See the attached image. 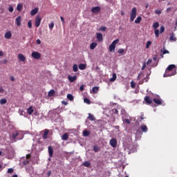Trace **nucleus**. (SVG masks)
Here are the masks:
<instances>
[{"label": "nucleus", "instance_id": "nucleus-1", "mask_svg": "<svg viewBox=\"0 0 177 177\" xmlns=\"http://www.w3.org/2000/svg\"><path fill=\"white\" fill-rule=\"evenodd\" d=\"M176 74V66L174 64L169 65L167 68L164 77H172V75H175Z\"/></svg>", "mask_w": 177, "mask_h": 177}, {"label": "nucleus", "instance_id": "nucleus-2", "mask_svg": "<svg viewBox=\"0 0 177 177\" xmlns=\"http://www.w3.org/2000/svg\"><path fill=\"white\" fill-rule=\"evenodd\" d=\"M158 27H160V23L158 22H155L153 24V28L155 30L154 33H155V37L156 38H158V37H160V30H158Z\"/></svg>", "mask_w": 177, "mask_h": 177}, {"label": "nucleus", "instance_id": "nucleus-3", "mask_svg": "<svg viewBox=\"0 0 177 177\" xmlns=\"http://www.w3.org/2000/svg\"><path fill=\"white\" fill-rule=\"evenodd\" d=\"M120 42V39H115L109 46V52H114L115 50V45Z\"/></svg>", "mask_w": 177, "mask_h": 177}, {"label": "nucleus", "instance_id": "nucleus-4", "mask_svg": "<svg viewBox=\"0 0 177 177\" xmlns=\"http://www.w3.org/2000/svg\"><path fill=\"white\" fill-rule=\"evenodd\" d=\"M136 8H133L130 13V21H133L136 19Z\"/></svg>", "mask_w": 177, "mask_h": 177}, {"label": "nucleus", "instance_id": "nucleus-5", "mask_svg": "<svg viewBox=\"0 0 177 177\" xmlns=\"http://www.w3.org/2000/svg\"><path fill=\"white\" fill-rule=\"evenodd\" d=\"M31 56L33 59H36V60H39V59H41V54L38 52H32Z\"/></svg>", "mask_w": 177, "mask_h": 177}, {"label": "nucleus", "instance_id": "nucleus-6", "mask_svg": "<svg viewBox=\"0 0 177 177\" xmlns=\"http://www.w3.org/2000/svg\"><path fill=\"white\" fill-rule=\"evenodd\" d=\"M41 20H42V18H41V17H39V15L36 17L35 22V27H39V26H41Z\"/></svg>", "mask_w": 177, "mask_h": 177}, {"label": "nucleus", "instance_id": "nucleus-7", "mask_svg": "<svg viewBox=\"0 0 177 177\" xmlns=\"http://www.w3.org/2000/svg\"><path fill=\"white\" fill-rule=\"evenodd\" d=\"M144 101L145 102L146 104H151L153 103V100L148 95L145 97Z\"/></svg>", "mask_w": 177, "mask_h": 177}, {"label": "nucleus", "instance_id": "nucleus-8", "mask_svg": "<svg viewBox=\"0 0 177 177\" xmlns=\"http://www.w3.org/2000/svg\"><path fill=\"white\" fill-rule=\"evenodd\" d=\"M15 24H17L18 27L21 26V17L19 16L15 19Z\"/></svg>", "mask_w": 177, "mask_h": 177}, {"label": "nucleus", "instance_id": "nucleus-9", "mask_svg": "<svg viewBox=\"0 0 177 177\" xmlns=\"http://www.w3.org/2000/svg\"><path fill=\"white\" fill-rule=\"evenodd\" d=\"M110 145L112 147H117V140L115 138L111 139Z\"/></svg>", "mask_w": 177, "mask_h": 177}, {"label": "nucleus", "instance_id": "nucleus-10", "mask_svg": "<svg viewBox=\"0 0 177 177\" xmlns=\"http://www.w3.org/2000/svg\"><path fill=\"white\" fill-rule=\"evenodd\" d=\"M4 37L6 39H10L12 38V32L10 30L7 31L4 35Z\"/></svg>", "mask_w": 177, "mask_h": 177}, {"label": "nucleus", "instance_id": "nucleus-11", "mask_svg": "<svg viewBox=\"0 0 177 177\" xmlns=\"http://www.w3.org/2000/svg\"><path fill=\"white\" fill-rule=\"evenodd\" d=\"M91 12L92 13H99V12H100V6L93 7L91 8Z\"/></svg>", "mask_w": 177, "mask_h": 177}, {"label": "nucleus", "instance_id": "nucleus-12", "mask_svg": "<svg viewBox=\"0 0 177 177\" xmlns=\"http://www.w3.org/2000/svg\"><path fill=\"white\" fill-rule=\"evenodd\" d=\"M140 129H141L142 132H145V133H146V132H147L149 131L147 126H146L145 124L140 125Z\"/></svg>", "mask_w": 177, "mask_h": 177}, {"label": "nucleus", "instance_id": "nucleus-13", "mask_svg": "<svg viewBox=\"0 0 177 177\" xmlns=\"http://www.w3.org/2000/svg\"><path fill=\"white\" fill-rule=\"evenodd\" d=\"M97 39L98 42H102L103 41V35L100 32L97 33Z\"/></svg>", "mask_w": 177, "mask_h": 177}, {"label": "nucleus", "instance_id": "nucleus-14", "mask_svg": "<svg viewBox=\"0 0 177 177\" xmlns=\"http://www.w3.org/2000/svg\"><path fill=\"white\" fill-rule=\"evenodd\" d=\"M68 80L70 81V82H74V81L77 80V76L74 75L73 77L68 75Z\"/></svg>", "mask_w": 177, "mask_h": 177}, {"label": "nucleus", "instance_id": "nucleus-15", "mask_svg": "<svg viewBox=\"0 0 177 177\" xmlns=\"http://www.w3.org/2000/svg\"><path fill=\"white\" fill-rule=\"evenodd\" d=\"M18 59L21 62H26V57L23 54H19Z\"/></svg>", "mask_w": 177, "mask_h": 177}, {"label": "nucleus", "instance_id": "nucleus-16", "mask_svg": "<svg viewBox=\"0 0 177 177\" xmlns=\"http://www.w3.org/2000/svg\"><path fill=\"white\" fill-rule=\"evenodd\" d=\"M49 133V130L48 129H45L44 133L43 134V139H48V135Z\"/></svg>", "mask_w": 177, "mask_h": 177}, {"label": "nucleus", "instance_id": "nucleus-17", "mask_svg": "<svg viewBox=\"0 0 177 177\" xmlns=\"http://www.w3.org/2000/svg\"><path fill=\"white\" fill-rule=\"evenodd\" d=\"M48 154L50 157L53 156V148L51 146L48 147Z\"/></svg>", "mask_w": 177, "mask_h": 177}, {"label": "nucleus", "instance_id": "nucleus-18", "mask_svg": "<svg viewBox=\"0 0 177 177\" xmlns=\"http://www.w3.org/2000/svg\"><path fill=\"white\" fill-rule=\"evenodd\" d=\"M37 13H38V8H37L32 10L31 12H30L31 16H35V15H37Z\"/></svg>", "mask_w": 177, "mask_h": 177}, {"label": "nucleus", "instance_id": "nucleus-19", "mask_svg": "<svg viewBox=\"0 0 177 177\" xmlns=\"http://www.w3.org/2000/svg\"><path fill=\"white\" fill-rule=\"evenodd\" d=\"M88 119L90 121H96V118H95V116L93 115H92L91 113H88Z\"/></svg>", "mask_w": 177, "mask_h": 177}, {"label": "nucleus", "instance_id": "nucleus-20", "mask_svg": "<svg viewBox=\"0 0 177 177\" xmlns=\"http://www.w3.org/2000/svg\"><path fill=\"white\" fill-rule=\"evenodd\" d=\"M27 113H28V114H29V115H31L32 114V113H34V109H32V106H30L27 109Z\"/></svg>", "mask_w": 177, "mask_h": 177}, {"label": "nucleus", "instance_id": "nucleus-21", "mask_svg": "<svg viewBox=\"0 0 177 177\" xmlns=\"http://www.w3.org/2000/svg\"><path fill=\"white\" fill-rule=\"evenodd\" d=\"M153 102H154V103H156V104H162V102H161V100L160 99H157V98H153Z\"/></svg>", "mask_w": 177, "mask_h": 177}, {"label": "nucleus", "instance_id": "nucleus-22", "mask_svg": "<svg viewBox=\"0 0 177 177\" xmlns=\"http://www.w3.org/2000/svg\"><path fill=\"white\" fill-rule=\"evenodd\" d=\"M117 80V74L113 73L112 77L110 79L111 82H114Z\"/></svg>", "mask_w": 177, "mask_h": 177}, {"label": "nucleus", "instance_id": "nucleus-23", "mask_svg": "<svg viewBox=\"0 0 177 177\" xmlns=\"http://www.w3.org/2000/svg\"><path fill=\"white\" fill-rule=\"evenodd\" d=\"M79 68H80V70H85V68H86V64H80L79 65Z\"/></svg>", "mask_w": 177, "mask_h": 177}, {"label": "nucleus", "instance_id": "nucleus-24", "mask_svg": "<svg viewBox=\"0 0 177 177\" xmlns=\"http://www.w3.org/2000/svg\"><path fill=\"white\" fill-rule=\"evenodd\" d=\"M96 46H97V43L93 42L90 45V48L91 50H93V49H95V48H96Z\"/></svg>", "mask_w": 177, "mask_h": 177}, {"label": "nucleus", "instance_id": "nucleus-25", "mask_svg": "<svg viewBox=\"0 0 177 177\" xmlns=\"http://www.w3.org/2000/svg\"><path fill=\"white\" fill-rule=\"evenodd\" d=\"M97 92H99V87H97V86L93 87L92 93H97Z\"/></svg>", "mask_w": 177, "mask_h": 177}, {"label": "nucleus", "instance_id": "nucleus-26", "mask_svg": "<svg viewBox=\"0 0 177 177\" xmlns=\"http://www.w3.org/2000/svg\"><path fill=\"white\" fill-rule=\"evenodd\" d=\"M6 103H8L6 98H2L0 100V104H6Z\"/></svg>", "mask_w": 177, "mask_h": 177}, {"label": "nucleus", "instance_id": "nucleus-27", "mask_svg": "<svg viewBox=\"0 0 177 177\" xmlns=\"http://www.w3.org/2000/svg\"><path fill=\"white\" fill-rule=\"evenodd\" d=\"M169 39H170V41H176V38L175 37V34L174 33H172L171 35V36L169 37Z\"/></svg>", "mask_w": 177, "mask_h": 177}, {"label": "nucleus", "instance_id": "nucleus-28", "mask_svg": "<svg viewBox=\"0 0 177 177\" xmlns=\"http://www.w3.org/2000/svg\"><path fill=\"white\" fill-rule=\"evenodd\" d=\"M20 135V133L17 132V131H15L13 133H12V139H16V138Z\"/></svg>", "mask_w": 177, "mask_h": 177}, {"label": "nucleus", "instance_id": "nucleus-29", "mask_svg": "<svg viewBox=\"0 0 177 177\" xmlns=\"http://www.w3.org/2000/svg\"><path fill=\"white\" fill-rule=\"evenodd\" d=\"M62 140H67L68 139V134L67 133H65L62 137Z\"/></svg>", "mask_w": 177, "mask_h": 177}, {"label": "nucleus", "instance_id": "nucleus-30", "mask_svg": "<svg viewBox=\"0 0 177 177\" xmlns=\"http://www.w3.org/2000/svg\"><path fill=\"white\" fill-rule=\"evenodd\" d=\"M142 21V17H138L135 20L136 24H139Z\"/></svg>", "mask_w": 177, "mask_h": 177}, {"label": "nucleus", "instance_id": "nucleus-31", "mask_svg": "<svg viewBox=\"0 0 177 177\" xmlns=\"http://www.w3.org/2000/svg\"><path fill=\"white\" fill-rule=\"evenodd\" d=\"M55 95V90H50L48 93V96L49 97L53 96Z\"/></svg>", "mask_w": 177, "mask_h": 177}, {"label": "nucleus", "instance_id": "nucleus-32", "mask_svg": "<svg viewBox=\"0 0 177 177\" xmlns=\"http://www.w3.org/2000/svg\"><path fill=\"white\" fill-rule=\"evenodd\" d=\"M21 9H23V4L19 3L17 6V10H19V12L21 11Z\"/></svg>", "mask_w": 177, "mask_h": 177}, {"label": "nucleus", "instance_id": "nucleus-33", "mask_svg": "<svg viewBox=\"0 0 177 177\" xmlns=\"http://www.w3.org/2000/svg\"><path fill=\"white\" fill-rule=\"evenodd\" d=\"M67 99H68V100H71V102H73V100H74V96H73V95L71 94H68Z\"/></svg>", "mask_w": 177, "mask_h": 177}, {"label": "nucleus", "instance_id": "nucleus-34", "mask_svg": "<svg viewBox=\"0 0 177 177\" xmlns=\"http://www.w3.org/2000/svg\"><path fill=\"white\" fill-rule=\"evenodd\" d=\"M49 30H50V31H52L53 30V27H55V23L51 22L49 25Z\"/></svg>", "mask_w": 177, "mask_h": 177}, {"label": "nucleus", "instance_id": "nucleus-35", "mask_svg": "<svg viewBox=\"0 0 177 177\" xmlns=\"http://www.w3.org/2000/svg\"><path fill=\"white\" fill-rule=\"evenodd\" d=\"M73 70L75 73H77V71H78V65L74 64L73 66Z\"/></svg>", "mask_w": 177, "mask_h": 177}, {"label": "nucleus", "instance_id": "nucleus-36", "mask_svg": "<svg viewBox=\"0 0 177 177\" xmlns=\"http://www.w3.org/2000/svg\"><path fill=\"white\" fill-rule=\"evenodd\" d=\"M22 164L23 165H28V164H30V160H28V159H25L22 162Z\"/></svg>", "mask_w": 177, "mask_h": 177}, {"label": "nucleus", "instance_id": "nucleus-37", "mask_svg": "<svg viewBox=\"0 0 177 177\" xmlns=\"http://www.w3.org/2000/svg\"><path fill=\"white\" fill-rule=\"evenodd\" d=\"M84 167H91V162H89L88 161H86L83 163Z\"/></svg>", "mask_w": 177, "mask_h": 177}, {"label": "nucleus", "instance_id": "nucleus-38", "mask_svg": "<svg viewBox=\"0 0 177 177\" xmlns=\"http://www.w3.org/2000/svg\"><path fill=\"white\" fill-rule=\"evenodd\" d=\"M100 149L99 148V147H97V146H96V145H95V146L93 147V151H95V153H97V151H99Z\"/></svg>", "mask_w": 177, "mask_h": 177}, {"label": "nucleus", "instance_id": "nucleus-39", "mask_svg": "<svg viewBox=\"0 0 177 177\" xmlns=\"http://www.w3.org/2000/svg\"><path fill=\"white\" fill-rule=\"evenodd\" d=\"M124 52H125V50L124 48H120L118 50V53H119L120 55L124 54Z\"/></svg>", "mask_w": 177, "mask_h": 177}, {"label": "nucleus", "instance_id": "nucleus-40", "mask_svg": "<svg viewBox=\"0 0 177 177\" xmlns=\"http://www.w3.org/2000/svg\"><path fill=\"white\" fill-rule=\"evenodd\" d=\"M150 45H151V41H148L146 44V49H149V48H150Z\"/></svg>", "mask_w": 177, "mask_h": 177}, {"label": "nucleus", "instance_id": "nucleus-41", "mask_svg": "<svg viewBox=\"0 0 177 177\" xmlns=\"http://www.w3.org/2000/svg\"><path fill=\"white\" fill-rule=\"evenodd\" d=\"M28 28H32V22L31 21V20L28 21Z\"/></svg>", "mask_w": 177, "mask_h": 177}, {"label": "nucleus", "instance_id": "nucleus-42", "mask_svg": "<svg viewBox=\"0 0 177 177\" xmlns=\"http://www.w3.org/2000/svg\"><path fill=\"white\" fill-rule=\"evenodd\" d=\"M83 136H89V131H86V130H84L83 131Z\"/></svg>", "mask_w": 177, "mask_h": 177}, {"label": "nucleus", "instance_id": "nucleus-43", "mask_svg": "<svg viewBox=\"0 0 177 177\" xmlns=\"http://www.w3.org/2000/svg\"><path fill=\"white\" fill-rule=\"evenodd\" d=\"M84 102L86 103V104H91V100L88 98H84Z\"/></svg>", "mask_w": 177, "mask_h": 177}, {"label": "nucleus", "instance_id": "nucleus-44", "mask_svg": "<svg viewBox=\"0 0 177 177\" xmlns=\"http://www.w3.org/2000/svg\"><path fill=\"white\" fill-rule=\"evenodd\" d=\"M131 86L133 89H135V86H136V83H135V82L131 81Z\"/></svg>", "mask_w": 177, "mask_h": 177}, {"label": "nucleus", "instance_id": "nucleus-45", "mask_svg": "<svg viewBox=\"0 0 177 177\" xmlns=\"http://www.w3.org/2000/svg\"><path fill=\"white\" fill-rule=\"evenodd\" d=\"M164 31H165V28L164 26H161L160 32H159L160 34H162V32H164Z\"/></svg>", "mask_w": 177, "mask_h": 177}, {"label": "nucleus", "instance_id": "nucleus-46", "mask_svg": "<svg viewBox=\"0 0 177 177\" xmlns=\"http://www.w3.org/2000/svg\"><path fill=\"white\" fill-rule=\"evenodd\" d=\"M8 10L10 13H12L13 10H14L13 6H10L8 8Z\"/></svg>", "mask_w": 177, "mask_h": 177}, {"label": "nucleus", "instance_id": "nucleus-47", "mask_svg": "<svg viewBox=\"0 0 177 177\" xmlns=\"http://www.w3.org/2000/svg\"><path fill=\"white\" fill-rule=\"evenodd\" d=\"M106 30H107V28L106 26H102L100 28V31H106Z\"/></svg>", "mask_w": 177, "mask_h": 177}, {"label": "nucleus", "instance_id": "nucleus-48", "mask_svg": "<svg viewBox=\"0 0 177 177\" xmlns=\"http://www.w3.org/2000/svg\"><path fill=\"white\" fill-rule=\"evenodd\" d=\"M161 52H162V55H167V53H169V51H168V50H164L162 51V50H161Z\"/></svg>", "mask_w": 177, "mask_h": 177}, {"label": "nucleus", "instance_id": "nucleus-49", "mask_svg": "<svg viewBox=\"0 0 177 177\" xmlns=\"http://www.w3.org/2000/svg\"><path fill=\"white\" fill-rule=\"evenodd\" d=\"M152 62H153V60L151 59H148V61L147 62V66H149V64H151Z\"/></svg>", "mask_w": 177, "mask_h": 177}, {"label": "nucleus", "instance_id": "nucleus-50", "mask_svg": "<svg viewBox=\"0 0 177 177\" xmlns=\"http://www.w3.org/2000/svg\"><path fill=\"white\" fill-rule=\"evenodd\" d=\"M155 13H156V15H161V10H156Z\"/></svg>", "mask_w": 177, "mask_h": 177}, {"label": "nucleus", "instance_id": "nucleus-51", "mask_svg": "<svg viewBox=\"0 0 177 177\" xmlns=\"http://www.w3.org/2000/svg\"><path fill=\"white\" fill-rule=\"evenodd\" d=\"M124 121L126 124H131V120H129V119H124Z\"/></svg>", "mask_w": 177, "mask_h": 177}, {"label": "nucleus", "instance_id": "nucleus-52", "mask_svg": "<svg viewBox=\"0 0 177 177\" xmlns=\"http://www.w3.org/2000/svg\"><path fill=\"white\" fill-rule=\"evenodd\" d=\"M30 158H31V155L27 154V155H26V160H28L30 161Z\"/></svg>", "mask_w": 177, "mask_h": 177}, {"label": "nucleus", "instance_id": "nucleus-53", "mask_svg": "<svg viewBox=\"0 0 177 177\" xmlns=\"http://www.w3.org/2000/svg\"><path fill=\"white\" fill-rule=\"evenodd\" d=\"M12 172H13V169L10 168V169H8V174H12Z\"/></svg>", "mask_w": 177, "mask_h": 177}, {"label": "nucleus", "instance_id": "nucleus-54", "mask_svg": "<svg viewBox=\"0 0 177 177\" xmlns=\"http://www.w3.org/2000/svg\"><path fill=\"white\" fill-rule=\"evenodd\" d=\"M36 42H37V45H41V39H37L36 40Z\"/></svg>", "mask_w": 177, "mask_h": 177}, {"label": "nucleus", "instance_id": "nucleus-55", "mask_svg": "<svg viewBox=\"0 0 177 177\" xmlns=\"http://www.w3.org/2000/svg\"><path fill=\"white\" fill-rule=\"evenodd\" d=\"M145 68H146V62H144L141 70H145Z\"/></svg>", "mask_w": 177, "mask_h": 177}, {"label": "nucleus", "instance_id": "nucleus-56", "mask_svg": "<svg viewBox=\"0 0 177 177\" xmlns=\"http://www.w3.org/2000/svg\"><path fill=\"white\" fill-rule=\"evenodd\" d=\"M113 113H114L115 114H118V110L117 109H113Z\"/></svg>", "mask_w": 177, "mask_h": 177}, {"label": "nucleus", "instance_id": "nucleus-57", "mask_svg": "<svg viewBox=\"0 0 177 177\" xmlns=\"http://www.w3.org/2000/svg\"><path fill=\"white\" fill-rule=\"evenodd\" d=\"M60 19L61 21H62L63 24H64V23H66V21H64V18L63 17H61Z\"/></svg>", "mask_w": 177, "mask_h": 177}, {"label": "nucleus", "instance_id": "nucleus-58", "mask_svg": "<svg viewBox=\"0 0 177 177\" xmlns=\"http://www.w3.org/2000/svg\"><path fill=\"white\" fill-rule=\"evenodd\" d=\"M140 120H145V115H144V114H141V115H140Z\"/></svg>", "mask_w": 177, "mask_h": 177}, {"label": "nucleus", "instance_id": "nucleus-59", "mask_svg": "<svg viewBox=\"0 0 177 177\" xmlns=\"http://www.w3.org/2000/svg\"><path fill=\"white\" fill-rule=\"evenodd\" d=\"M80 91H81V92H82V91H84V85L80 86Z\"/></svg>", "mask_w": 177, "mask_h": 177}, {"label": "nucleus", "instance_id": "nucleus-60", "mask_svg": "<svg viewBox=\"0 0 177 177\" xmlns=\"http://www.w3.org/2000/svg\"><path fill=\"white\" fill-rule=\"evenodd\" d=\"M52 174V172L50 171H48L47 176L49 177Z\"/></svg>", "mask_w": 177, "mask_h": 177}, {"label": "nucleus", "instance_id": "nucleus-61", "mask_svg": "<svg viewBox=\"0 0 177 177\" xmlns=\"http://www.w3.org/2000/svg\"><path fill=\"white\" fill-rule=\"evenodd\" d=\"M10 80L15 82V77L10 76Z\"/></svg>", "mask_w": 177, "mask_h": 177}, {"label": "nucleus", "instance_id": "nucleus-62", "mask_svg": "<svg viewBox=\"0 0 177 177\" xmlns=\"http://www.w3.org/2000/svg\"><path fill=\"white\" fill-rule=\"evenodd\" d=\"M141 77H142V74H139L137 77V80H140Z\"/></svg>", "mask_w": 177, "mask_h": 177}, {"label": "nucleus", "instance_id": "nucleus-63", "mask_svg": "<svg viewBox=\"0 0 177 177\" xmlns=\"http://www.w3.org/2000/svg\"><path fill=\"white\" fill-rule=\"evenodd\" d=\"M154 62H156V60H157V55H154L153 57Z\"/></svg>", "mask_w": 177, "mask_h": 177}, {"label": "nucleus", "instance_id": "nucleus-64", "mask_svg": "<svg viewBox=\"0 0 177 177\" xmlns=\"http://www.w3.org/2000/svg\"><path fill=\"white\" fill-rule=\"evenodd\" d=\"M169 12H171V8H167V12L168 13Z\"/></svg>", "mask_w": 177, "mask_h": 177}]
</instances>
